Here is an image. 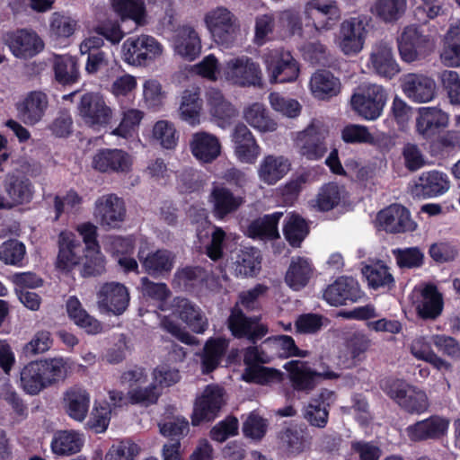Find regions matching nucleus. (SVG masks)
Listing matches in <instances>:
<instances>
[{
    "label": "nucleus",
    "mask_w": 460,
    "mask_h": 460,
    "mask_svg": "<svg viewBox=\"0 0 460 460\" xmlns=\"http://www.w3.org/2000/svg\"><path fill=\"white\" fill-rule=\"evenodd\" d=\"M202 101L200 89L198 86H190L183 91L180 104V118L191 126L199 124Z\"/></svg>",
    "instance_id": "a19ab883"
},
{
    "label": "nucleus",
    "mask_w": 460,
    "mask_h": 460,
    "mask_svg": "<svg viewBox=\"0 0 460 460\" xmlns=\"http://www.w3.org/2000/svg\"><path fill=\"white\" fill-rule=\"evenodd\" d=\"M172 315H178L197 333H203L208 327V319L200 308L185 298L176 297L171 305Z\"/></svg>",
    "instance_id": "a878e982"
},
{
    "label": "nucleus",
    "mask_w": 460,
    "mask_h": 460,
    "mask_svg": "<svg viewBox=\"0 0 460 460\" xmlns=\"http://www.w3.org/2000/svg\"><path fill=\"white\" fill-rule=\"evenodd\" d=\"M367 34V21L362 16L350 17L341 22L334 43L346 56H356L364 48Z\"/></svg>",
    "instance_id": "6e6552de"
},
{
    "label": "nucleus",
    "mask_w": 460,
    "mask_h": 460,
    "mask_svg": "<svg viewBox=\"0 0 460 460\" xmlns=\"http://www.w3.org/2000/svg\"><path fill=\"white\" fill-rule=\"evenodd\" d=\"M78 111L84 123L90 127L105 126L112 118V110L97 93H89L82 95Z\"/></svg>",
    "instance_id": "f3484780"
},
{
    "label": "nucleus",
    "mask_w": 460,
    "mask_h": 460,
    "mask_svg": "<svg viewBox=\"0 0 460 460\" xmlns=\"http://www.w3.org/2000/svg\"><path fill=\"white\" fill-rule=\"evenodd\" d=\"M141 447L131 439H123L111 445L104 460H136Z\"/></svg>",
    "instance_id": "e2e57ef3"
},
{
    "label": "nucleus",
    "mask_w": 460,
    "mask_h": 460,
    "mask_svg": "<svg viewBox=\"0 0 460 460\" xmlns=\"http://www.w3.org/2000/svg\"><path fill=\"white\" fill-rule=\"evenodd\" d=\"M361 296L358 281L349 277L339 278L323 292L324 300L334 306L345 305L347 302H357Z\"/></svg>",
    "instance_id": "4be33fe9"
},
{
    "label": "nucleus",
    "mask_w": 460,
    "mask_h": 460,
    "mask_svg": "<svg viewBox=\"0 0 460 460\" xmlns=\"http://www.w3.org/2000/svg\"><path fill=\"white\" fill-rule=\"evenodd\" d=\"M367 66L373 73L386 78H392L399 73L392 40L384 39L372 44Z\"/></svg>",
    "instance_id": "4468645a"
},
{
    "label": "nucleus",
    "mask_w": 460,
    "mask_h": 460,
    "mask_svg": "<svg viewBox=\"0 0 460 460\" xmlns=\"http://www.w3.org/2000/svg\"><path fill=\"white\" fill-rule=\"evenodd\" d=\"M128 288L119 282L102 284L96 293V305L102 314L120 315L129 304Z\"/></svg>",
    "instance_id": "ddd939ff"
},
{
    "label": "nucleus",
    "mask_w": 460,
    "mask_h": 460,
    "mask_svg": "<svg viewBox=\"0 0 460 460\" xmlns=\"http://www.w3.org/2000/svg\"><path fill=\"white\" fill-rule=\"evenodd\" d=\"M284 235L293 247H299L309 233L307 223L298 215L292 214L287 217Z\"/></svg>",
    "instance_id": "052dcab7"
},
{
    "label": "nucleus",
    "mask_w": 460,
    "mask_h": 460,
    "mask_svg": "<svg viewBox=\"0 0 460 460\" xmlns=\"http://www.w3.org/2000/svg\"><path fill=\"white\" fill-rule=\"evenodd\" d=\"M104 248L113 255L118 256V263L125 272L138 273L137 261L128 256L133 252L131 237L108 236L104 242Z\"/></svg>",
    "instance_id": "7c9ffc66"
},
{
    "label": "nucleus",
    "mask_w": 460,
    "mask_h": 460,
    "mask_svg": "<svg viewBox=\"0 0 460 460\" xmlns=\"http://www.w3.org/2000/svg\"><path fill=\"white\" fill-rule=\"evenodd\" d=\"M262 60L271 84L291 83L299 75V64L288 50L269 49L263 54Z\"/></svg>",
    "instance_id": "39448f33"
},
{
    "label": "nucleus",
    "mask_w": 460,
    "mask_h": 460,
    "mask_svg": "<svg viewBox=\"0 0 460 460\" xmlns=\"http://www.w3.org/2000/svg\"><path fill=\"white\" fill-rule=\"evenodd\" d=\"M289 170L288 159L284 156L268 155L261 164L259 177L263 182L273 185L281 180Z\"/></svg>",
    "instance_id": "37998d69"
},
{
    "label": "nucleus",
    "mask_w": 460,
    "mask_h": 460,
    "mask_svg": "<svg viewBox=\"0 0 460 460\" xmlns=\"http://www.w3.org/2000/svg\"><path fill=\"white\" fill-rule=\"evenodd\" d=\"M47 107V95L41 92H31L17 104V111L26 124L34 125L42 119Z\"/></svg>",
    "instance_id": "473e14b6"
},
{
    "label": "nucleus",
    "mask_w": 460,
    "mask_h": 460,
    "mask_svg": "<svg viewBox=\"0 0 460 460\" xmlns=\"http://www.w3.org/2000/svg\"><path fill=\"white\" fill-rule=\"evenodd\" d=\"M277 22L279 38L287 40L294 36H302L303 22L301 14L298 11L295 9H287L279 12L277 15Z\"/></svg>",
    "instance_id": "8fccbe9b"
},
{
    "label": "nucleus",
    "mask_w": 460,
    "mask_h": 460,
    "mask_svg": "<svg viewBox=\"0 0 460 460\" xmlns=\"http://www.w3.org/2000/svg\"><path fill=\"white\" fill-rule=\"evenodd\" d=\"M384 392L401 408L411 413H421L428 408L426 394L400 379L386 380Z\"/></svg>",
    "instance_id": "0eeeda50"
},
{
    "label": "nucleus",
    "mask_w": 460,
    "mask_h": 460,
    "mask_svg": "<svg viewBox=\"0 0 460 460\" xmlns=\"http://www.w3.org/2000/svg\"><path fill=\"white\" fill-rule=\"evenodd\" d=\"M49 386L64 380L71 370L68 358H53L38 361Z\"/></svg>",
    "instance_id": "603ef678"
},
{
    "label": "nucleus",
    "mask_w": 460,
    "mask_h": 460,
    "mask_svg": "<svg viewBox=\"0 0 460 460\" xmlns=\"http://www.w3.org/2000/svg\"><path fill=\"white\" fill-rule=\"evenodd\" d=\"M26 253L25 246L17 240H9L0 246V261L5 264L21 266Z\"/></svg>",
    "instance_id": "338daca9"
},
{
    "label": "nucleus",
    "mask_w": 460,
    "mask_h": 460,
    "mask_svg": "<svg viewBox=\"0 0 460 460\" xmlns=\"http://www.w3.org/2000/svg\"><path fill=\"white\" fill-rule=\"evenodd\" d=\"M206 99L209 112L214 118L226 120L235 116L234 106L225 99L219 90L208 89L206 93Z\"/></svg>",
    "instance_id": "6e6d98bb"
},
{
    "label": "nucleus",
    "mask_w": 460,
    "mask_h": 460,
    "mask_svg": "<svg viewBox=\"0 0 460 460\" xmlns=\"http://www.w3.org/2000/svg\"><path fill=\"white\" fill-rule=\"evenodd\" d=\"M173 48L179 56L190 61L194 60L201 51L199 33L190 26L181 27L176 31Z\"/></svg>",
    "instance_id": "72a5a7b5"
},
{
    "label": "nucleus",
    "mask_w": 460,
    "mask_h": 460,
    "mask_svg": "<svg viewBox=\"0 0 460 460\" xmlns=\"http://www.w3.org/2000/svg\"><path fill=\"white\" fill-rule=\"evenodd\" d=\"M130 156L120 149H102L94 155L93 166L102 172H126L131 166Z\"/></svg>",
    "instance_id": "2f4dec72"
},
{
    "label": "nucleus",
    "mask_w": 460,
    "mask_h": 460,
    "mask_svg": "<svg viewBox=\"0 0 460 460\" xmlns=\"http://www.w3.org/2000/svg\"><path fill=\"white\" fill-rule=\"evenodd\" d=\"M58 246V268L70 270L82 261L84 264L85 259L84 256H82L81 243L75 233L69 231L62 232L59 234Z\"/></svg>",
    "instance_id": "5701e85b"
},
{
    "label": "nucleus",
    "mask_w": 460,
    "mask_h": 460,
    "mask_svg": "<svg viewBox=\"0 0 460 460\" xmlns=\"http://www.w3.org/2000/svg\"><path fill=\"white\" fill-rule=\"evenodd\" d=\"M76 231L83 238L85 244L84 272L87 275H98L104 270L105 261L100 252L96 240L97 226L90 222H85L76 226Z\"/></svg>",
    "instance_id": "dca6fc26"
},
{
    "label": "nucleus",
    "mask_w": 460,
    "mask_h": 460,
    "mask_svg": "<svg viewBox=\"0 0 460 460\" xmlns=\"http://www.w3.org/2000/svg\"><path fill=\"white\" fill-rule=\"evenodd\" d=\"M441 84L453 105H460V75L453 70H444L439 75Z\"/></svg>",
    "instance_id": "774afa93"
},
{
    "label": "nucleus",
    "mask_w": 460,
    "mask_h": 460,
    "mask_svg": "<svg viewBox=\"0 0 460 460\" xmlns=\"http://www.w3.org/2000/svg\"><path fill=\"white\" fill-rule=\"evenodd\" d=\"M407 9V0H375L370 7L371 13L385 23L400 20Z\"/></svg>",
    "instance_id": "c03bdc74"
},
{
    "label": "nucleus",
    "mask_w": 460,
    "mask_h": 460,
    "mask_svg": "<svg viewBox=\"0 0 460 460\" xmlns=\"http://www.w3.org/2000/svg\"><path fill=\"white\" fill-rule=\"evenodd\" d=\"M121 121L111 131L106 132L103 137H118V140L129 141L144 118V112L138 109L121 107Z\"/></svg>",
    "instance_id": "79ce46f5"
},
{
    "label": "nucleus",
    "mask_w": 460,
    "mask_h": 460,
    "mask_svg": "<svg viewBox=\"0 0 460 460\" xmlns=\"http://www.w3.org/2000/svg\"><path fill=\"white\" fill-rule=\"evenodd\" d=\"M20 385L28 394H38L49 387L38 361L26 365L21 371Z\"/></svg>",
    "instance_id": "09e8293b"
},
{
    "label": "nucleus",
    "mask_w": 460,
    "mask_h": 460,
    "mask_svg": "<svg viewBox=\"0 0 460 460\" xmlns=\"http://www.w3.org/2000/svg\"><path fill=\"white\" fill-rule=\"evenodd\" d=\"M378 226L389 233H404L414 231L417 224L404 207L394 204L381 210L376 217Z\"/></svg>",
    "instance_id": "a211bd4d"
},
{
    "label": "nucleus",
    "mask_w": 460,
    "mask_h": 460,
    "mask_svg": "<svg viewBox=\"0 0 460 460\" xmlns=\"http://www.w3.org/2000/svg\"><path fill=\"white\" fill-rule=\"evenodd\" d=\"M303 13L306 25L312 26L318 34L332 30L340 18V9L335 0H307Z\"/></svg>",
    "instance_id": "1a4fd4ad"
},
{
    "label": "nucleus",
    "mask_w": 460,
    "mask_h": 460,
    "mask_svg": "<svg viewBox=\"0 0 460 460\" xmlns=\"http://www.w3.org/2000/svg\"><path fill=\"white\" fill-rule=\"evenodd\" d=\"M284 368L288 372L293 387L298 391L313 390L320 378L335 379L339 376V374L329 368L315 371L302 360H290L284 365Z\"/></svg>",
    "instance_id": "f8f14e48"
},
{
    "label": "nucleus",
    "mask_w": 460,
    "mask_h": 460,
    "mask_svg": "<svg viewBox=\"0 0 460 460\" xmlns=\"http://www.w3.org/2000/svg\"><path fill=\"white\" fill-rule=\"evenodd\" d=\"M448 115L438 107H421L416 119V130L424 138H430L448 125Z\"/></svg>",
    "instance_id": "b1692460"
},
{
    "label": "nucleus",
    "mask_w": 460,
    "mask_h": 460,
    "mask_svg": "<svg viewBox=\"0 0 460 460\" xmlns=\"http://www.w3.org/2000/svg\"><path fill=\"white\" fill-rule=\"evenodd\" d=\"M140 281L144 297L157 303L161 311L171 309L166 301L171 292L164 283H155L146 277L142 278Z\"/></svg>",
    "instance_id": "680f3d73"
},
{
    "label": "nucleus",
    "mask_w": 460,
    "mask_h": 460,
    "mask_svg": "<svg viewBox=\"0 0 460 460\" xmlns=\"http://www.w3.org/2000/svg\"><path fill=\"white\" fill-rule=\"evenodd\" d=\"M8 199L0 196V208H11L15 204L28 202L32 197L30 181L20 175H8L5 181Z\"/></svg>",
    "instance_id": "c756f323"
},
{
    "label": "nucleus",
    "mask_w": 460,
    "mask_h": 460,
    "mask_svg": "<svg viewBox=\"0 0 460 460\" xmlns=\"http://www.w3.org/2000/svg\"><path fill=\"white\" fill-rule=\"evenodd\" d=\"M402 91L413 102L426 103L436 98L437 84L429 76L420 74H409L403 79Z\"/></svg>",
    "instance_id": "6ab92c4d"
},
{
    "label": "nucleus",
    "mask_w": 460,
    "mask_h": 460,
    "mask_svg": "<svg viewBox=\"0 0 460 460\" xmlns=\"http://www.w3.org/2000/svg\"><path fill=\"white\" fill-rule=\"evenodd\" d=\"M277 16L273 13L260 14L255 18L253 41L262 46L270 40L276 28Z\"/></svg>",
    "instance_id": "69168bd1"
},
{
    "label": "nucleus",
    "mask_w": 460,
    "mask_h": 460,
    "mask_svg": "<svg viewBox=\"0 0 460 460\" xmlns=\"http://www.w3.org/2000/svg\"><path fill=\"white\" fill-rule=\"evenodd\" d=\"M151 243L142 238L137 252V258L145 271L152 277H163L171 272L174 266V254L165 249L150 251Z\"/></svg>",
    "instance_id": "9b49d317"
},
{
    "label": "nucleus",
    "mask_w": 460,
    "mask_h": 460,
    "mask_svg": "<svg viewBox=\"0 0 460 460\" xmlns=\"http://www.w3.org/2000/svg\"><path fill=\"white\" fill-rule=\"evenodd\" d=\"M121 382L128 385V398L132 404L149 406L156 403L162 392L158 385L149 381L146 371L142 367H134L125 371Z\"/></svg>",
    "instance_id": "7ed1b4c3"
},
{
    "label": "nucleus",
    "mask_w": 460,
    "mask_h": 460,
    "mask_svg": "<svg viewBox=\"0 0 460 460\" xmlns=\"http://www.w3.org/2000/svg\"><path fill=\"white\" fill-rule=\"evenodd\" d=\"M227 347L228 341L223 338H210L207 341L200 354L203 373H209L218 367Z\"/></svg>",
    "instance_id": "49530a36"
},
{
    "label": "nucleus",
    "mask_w": 460,
    "mask_h": 460,
    "mask_svg": "<svg viewBox=\"0 0 460 460\" xmlns=\"http://www.w3.org/2000/svg\"><path fill=\"white\" fill-rule=\"evenodd\" d=\"M245 120L261 132H272L277 129V123L270 118L263 104L255 102L244 111Z\"/></svg>",
    "instance_id": "13d9d810"
},
{
    "label": "nucleus",
    "mask_w": 460,
    "mask_h": 460,
    "mask_svg": "<svg viewBox=\"0 0 460 460\" xmlns=\"http://www.w3.org/2000/svg\"><path fill=\"white\" fill-rule=\"evenodd\" d=\"M308 87L314 98L327 101L341 93V83L332 72L323 69L311 75Z\"/></svg>",
    "instance_id": "cd10ccee"
},
{
    "label": "nucleus",
    "mask_w": 460,
    "mask_h": 460,
    "mask_svg": "<svg viewBox=\"0 0 460 460\" xmlns=\"http://www.w3.org/2000/svg\"><path fill=\"white\" fill-rule=\"evenodd\" d=\"M329 129L323 122L313 119L303 130L296 133L294 140L305 144H322L326 141Z\"/></svg>",
    "instance_id": "0e129e2a"
},
{
    "label": "nucleus",
    "mask_w": 460,
    "mask_h": 460,
    "mask_svg": "<svg viewBox=\"0 0 460 460\" xmlns=\"http://www.w3.org/2000/svg\"><path fill=\"white\" fill-rule=\"evenodd\" d=\"M93 217L102 227L117 228L125 219V204L114 194L102 195L95 200Z\"/></svg>",
    "instance_id": "2eb2a0df"
},
{
    "label": "nucleus",
    "mask_w": 460,
    "mask_h": 460,
    "mask_svg": "<svg viewBox=\"0 0 460 460\" xmlns=\"http://www.w3.org/2000/svg\"><path fill=\"white\" fill-rule=\"evenodd\" d=\"M261 256L259 250L252 247L244 248L234 262V270L236 275L253 276L261 269Z\"/></svg>",
    "instance_id": "864d4df0"
},
{
    "label": "nucleus",
    "mask_w": 460,
    "mask_h": 460,
    "mask_svg": "<svg viewBox=\"0 0 460 460\" xmlns=\"http://www.w3.org/2000/svg\"><path fill=\"white\" fill-rule=\"evenodd\" d=\"M362 274L366 278L368 287L373 289L391 288L394 286V277L389 268L383 263L366 265L362 269Z\"/></svg>",
    "instance_id": "5fc2aeb1"
},
{
    "label": "nucleus",
    "mask_w": 460,
    "mask_h": 460,
    "mask_svg": "<svg viewBox=\"0 0 460 460\" xmlns=\"http://www.w3.org/2000/svg\"><path fill=\"white\" fill-rule=\"evenodd\" d=\"M226 402L225 391L217 385H208L197 396L191 417L194 426L217 418Z\"/></svg>",
    "instance_id": "9d476101"
},
{
    "label": "nucleus",
    "mask_w": 460,
    "mask_h": 460,
    "mask_svg": "<svg viewBox=\"0 0 460 460\" xmlns=\"http://www.w3.org/2000/svg\"><path fill=\"white\" fill-rule=\"evenodd\" d=\"M430 45L429 37L415 26L405 27L398 39L401 58L409 63L417 59L418 56L423 54Z\"/></svg>",
    "instance_id": "aec40b11"
},
{
    "label": "nucleus",
    "mask_w": 460,
    "mask_h": 460,
    "mask_svg": "<svg viewBox=\"0 0 460 460\" xmlns=\"http://www.w3.org/2000/svg\"><path fill=\"white\" fill-rule=\"evenodd\" d=\"M282 216V212H276L252 221L247 227L246 234L261 240L279 238L278 223Z\"/></svg>",
    "instance_id": "a18cd8bd"
},
{
    "label": "nucleus",
    "mask_w": 460,
    "mask_h": 460,
    "mask_svg": "<svg viewBox=\"0 0 460 460\" xmlns=\"http://www.w3.org/2000/svg\"><path fill=\"white\" fill-rule=\"evenodd\" d=\"M211 202L217 217L223 218L227 214L235 211L243 203V199L234 196L228 189L215 186L211 192Z\"/></svg>",
    "instance_id": "de8ad7c7"
},
{
    "label": "nucleus",
    "mask_w": 460,
    "mask_h": 460,
    "mask_svg": "<svg viewBox=\"0 0 460 460\" xmlns=\"http://www.w3.org/2000/svg\"><path fill=\"white\" fill-rule=\"evenodd\" d=\"M387 101V93L382 85L363 84L351 96L352 109L361 117L375 120L382 115Z\"/></svg>",
    "instance_id": "20e7f679"
},
{
    "label": "nucleus",
    "mask_w": 460,
    "mask_h": 460,
    "mask_svg": "<svg viewBox=\"0 0 460 460\" xmlns=\"http://www.w3.org/2000/svg\"><path fill=\"white\" fill-rule=\"evenodd\" d=\"M219 75L232 84L243 87L260 84L262 72L257 62L243 55L226 60L220 66Z\"/></svg>",
    "instance_id": "f03ea898"
},
{
    "label": "nucleus",
    "mask_w": 460,
    "mask_h": 460,
    "mask_svg": "<svg viewBox=\"0 0 460 460\" xmlns=\"http://www.w3.org/2000/svg\"><path fill=\"white\" fill-rule=\"evenodd\" d=\"M313 272L314 267L310 259L294 256L286 272L285 281L290 288L297 291L308 284Z\"/></svg>",
    "instance_id": "e433bc0d"
},
{
    "label": "nucleus",
    "mask_w": 460,
    "mask_h": 460,
    "mask_svg": "<svg viewBox=\"0 0 460 460\" xmlns=\"http://www.w3.org/2000/svg\"><path fill=\"white\" fill-rule=\"evenodd\" d=\"M228 327L235 337H246L250 341H256L267 333V328L261 323L258 318H248L239 308H234L228 319Z\"/></svg>",
    "instance_id": "393cba45"
},
{
    "label": "nucleus",
    "mask_w": 460,
    "mask_h": 460,
    "mask_svg": "<svg viewBox=\"0 0 460 460\" xmlns=\"http://www.w3.org/2000/svg\"><path fill=\"white\" fill-rule=\"evenodd\" d=\"M113 10L122 21L130 19L136 27L146 24V9L142 0H111Z\"/></svg>",
    "instance_id": "3c124183"
},
{
    "label": "nucleus",
    "mask_w": 460,
    "mask_h": 460,
    "mask_svg": "<svg viewBox=\"0 0 460 460\" xmlns=\"http://www.w3.org/2000/svg\"><path fill=\"white\" fill-rule=\"evenodd\" d=\"M54 72L56 80L61 84L77 82L79 70L76 59L71 56H56Z\"/></svg>",
    "instance_id": "4d7b16f0"
},
{
    "label": "nucleus",
    "mask_w": 460,
    "mask_h": 460,
    "mask_svg": "<svg viewBox=\"0 0 460 460\" xmlns=\"http://www.w3.org/2000/svg\"><path fill=\"white\" fill-rule=\"evenodd\" d=\"M345 197L343 188L335 183H328L320 190L314 206L321 211H329L344 200Z\"/></svg>",
    "instance_id": "bf43d9fd"
},
{
    "label": "nucleus",
    "mask_w": 460,
    "mask_h": 460,
    "mask_svg": "<svg viewBox=\"0 0 460 460\" xmlns=\"http://www.w3.org/2000/svg\"><path fill=\"white\" fill-rule=\"evenodd\" d=\"M6 43L12 53L17 58H31L43 49V42L33 31L21 30L11 33Z\"/></svg>",
    "instance_id": "c85d7f7f"
},
{
    "label": "nucleus",
    "mask_w": 460,
    "mask_h": 460,
    "mask_svg": "<svg viewBox=\"0 0 460 460\" xmlns=\"http://www.w3.org/2000/svg\"><path fill=\"white\" fill-rule=\"evenodd\" d=\"M68 318L88 334H98L102 331V324L88 314L76 296H70L66 304Z\"/></svg>",
    "instance_id": "f704fd0d"
},
{
    "label": "nucleus",
    "mask_w": 460,
    "mask_h": 460,
    "mask_svg": "<svg viewBox=\"0 0 460 460\" xmlns=\"http://www.w3.org/2000/svg\"><path fill=\"white\" fill-rule=\"evenodd\" d=\"M450 189L448 176L442 172L432 170L422 172L414 187V193L423 198H435L445 194Z\"/></svg>",
    "instance_id": "bb28decb"
},
{
    "label": "nucleus",
    "mask_w": 460,
    "mask_h": 460,
    "mask_svg": "<svg viewBox=\"0 0 460 460\" xmlns=\"http://www.w3.org/2000/svg\"><path fill=\"white\" fill-rule=\"evenodd\" d=\"M163 52V45L146 34L129 37L121 46L122 60L133 66H146L159 58Z\"/></svg>",
    "instance_id": "f257e3e1"
},
{
    "label": "nucleus",
    "mask_w": 460,
    "mask_h": 460,
    "mask_svg": "<svg viewBox=\"0 0 460 460\" xmlns=\"http://www.w3.org/2000/svg\"><path fill=\"white\" fill-rule=\"evenodd\" d=\"M336 395L332 391L323 389L305 410V419L314 426L323 428L328 420V408L334 403Z\"/></svg>",
    "instance_id": "c9c22d12"
},
{
    "label": "nucleus",
    "mask_w": 460,
    "mask_h": 460,
    "mask_svg": "<svg viewBox=\"0 0 460 460\" xmlns=\"http://www.w3.org/2000/svg\"><path fill=\"white\" fill-rule=\"evenodd\" d=\"M84 437L75 430H58L53 435L50 447L53 454L60 456H71L81 451Z\"/></svg>",
    "instance_id": "4c0bfd02"
},
{
    "label": "nucleus",
    "mask_w": 460,
    "mask_h": 460,
    "mask_svg": "<svg viewBox=\"0 0 460 460\" xmlns=\"http://www.w3.org/2000/svg\"><path fill=\"white\" fill-rule=\"evenodd\" d=\"M64 404L67 415L71 419L82 422L89 411L90 395L82 387H72L65 394Z\"/></svg>",
    "instance_id": "ea45409f"
},
{
    "label": "nucleus",
    "mask_w": 460,
    "mask_h": 460,
    "mask_svg": "<svg viewBox=\"0 0 460 460\" xmlns=\"http://www.w3.org/2000/svg\"><path fill=\"white\" fill-rule=\"evenodd\" d=\"M443 305L442 295L437 288L433 285H427L422 289L415 307L420 318L434 320L441 314Z\"/></svg>",
    "instance_id": "58836bf2"
},
{
    "label": "nucleus",
    "mask_w": 460,
    "mask_h": 460,
    "mask_svg": "<svg viewBox=\"0 0 460 460\" xmlns=\"http://www.w3.org/2000/svg\"><path fill=\"white\" fill-rule=\"evenodd\" d=\"M204 22L215 41L223 47L233 46L240 36L235 16L225 7H217L208 12Z\"/></svg>",
    "instance_id": "423d86ee"
},
{
    "label": "nucleus",
    "mask_w": 460,
    "mask_h": 460,
    "mask_svg": "<svg viewBox=\"0 0 460 460\" xmlns=\"http://www.w3.org/2000/svg\"><path fill=\"white\" fill-rule=\"evenodd\" d=\"M449 428V420L440 416L417 421L405 429V434L411 441L438 439L444 437Z\"/></svg>",
    "instance_id": "412c9836"
}]
</instances>
